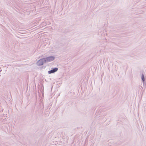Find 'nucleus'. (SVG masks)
Returning a JSON list of instances; mask_svg holds the SVG:
<instances>
[{
	"label": "nucleus",
	"instance_id": "20e7f679",
	"mask_svg": "<svg viewBox=\"0 0 146 146\" xmlns=\"http://www.w3.org/2000/svg\"><path fill=\"white\" fill-rule=\"evenodd\" d=\"M141 78H142V80L143 81V82L144 81H145L144 77V75L143 74H142Z\"/></svg>",
	"mask_w": 146,
	"mask_h": 146
},
{
	"label": "nucleus",
	"instance_id": "7ed1b4c3",
	"mask_svg": "<svg viewBox=\"0 0 146 146\" xmlns=\"http://www.w3.org/2000/svg\"><path fill=\"white\" fill-rule=\"evenodd\" d=\"M58 70V68H54L52 70L48 71V73L49 74L52 73L57 71Z\"/></svg>",
	"mask_w": 146,
	"mask_h": 146
},
{
	"label": "nucleus",
	"instance_id": "f03ea898",
	"mask_svg": "<svg viewBox=\"0 0 146 146\" xmlns=\"http://www.w3.org/2000/svg\"><path fill=\"white\" fill-rule=\"evenodd\" d=\"M43 62H45L43 58L39 60L37 62V64L38 65H42L43 64Z\"/></svg>",
	"mask_w": 146,
	"mask_h": 146
},
{
	"label": "nucleus",
	"instance_id": "f257e3e1",
	"mask_svg": "<svg viewBox=\"0 0 146 146\" xmlns=\"http://www.w3.org/2000/svg\"><path fill=\"white\" fill-rule=\"evenodd\" d=\"M54 57L50 56L46 58H44L43 60H44V61L45 62H48L54 60Z\"/></svg>",
	"mask_w": 146,
	"mask_h": 146
}]
</instances>
